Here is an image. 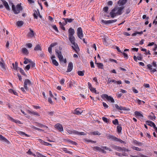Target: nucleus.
I'll return each mask as SVG.
<instances>
[{"mask_svg":"<svg viewBox=\"0 0 157 157\" xmlns=\"http://www.w3.org/2000/svg\"><path fill=\"white\" fill-rule=\"evenodd\" d=\"M75 33L74 30L70 28L68 30V38L72 45L71 47L76 52L79 51V49L77 44L75 43V39L74 36Z\"/></svg>","mask_w":157,"mask_h":157,"instance_id":"nucleus-1","label":"nucleus"},{"mask_svg":"<svg viewBox=\"0 0 157 157\" xmlns=\"http://www.w3.org/2000/svg\"><path fill=\"white\" fill-rule=\"evenodd\" d=\"M124 6L120 7H116L113 9L109 14L111 17L113 18L117 15H120L122 14V10L124 8Z\"/></svg>","mask_w":157,"mask_h":157,"instance_id":"nucleus-2","label":"nucleus"},{"mask_svg":"<svg viewBox=\"0 0 157 157\" xmlns=\"http://www.w3.org/2000/svg\"><path fill=\"white\" fill-rule=\"evenodd\" d=\"M12 10L15 14H18L20 13V11L22 10V8L21 5L19 4H17L16 6V7H15V6L12 4Z\"/></svg>","mask_w":157,"mask_h":157,"instance_id":"nucleus-3","label":"nucleus"},{"mask_svg":"<svg viewBox=\"0 0 157 157\" xmlns=\"http://www.w3.org/2000/svg\"><path fill=\"white\" fill-rule=\"evenodd\" d=\"M32 83L29 79H26L24 82V87L26 91H28L29 89L27 87V85H28V86H32Z\"/></svg>","mask_w":157,"mask_h":157,"instance_id":"nucleus-4","label":"nucleus"},{"mask_svg":"<svg viewBox=\"0 0 157 157\" xmlns=\"http://www.w3.org/2000/svg\"><path fill=\"white\" fill-rule=\"evenodd\" d=\"M56 55L58 58L59 61L60 62H62L63 59V56L62 55L61 51L59 50L58 49L55 50Z\"/></svg>","mask_w":157,"mask_h":157,"instance_id":"nucleus-5","label":"nucleus"},{"mask_svg":"<svg viewBox=\"0 0 157 157\" xmlns=\"http://www.w3.org/2000/svg\"><path fill=\"white\" fill-rule=\"evenodd\" d=\"M101 97L103 99L106 98L108 101H110L112 103L114 102V100L113 97L109 96L106 94H103L101 96Z\"/></svg>","mask_w":157,"mask_h":157,"instance_id":"nucleus-6","label":"nucleus"},{"mask_svg":"<svg viewBox=\"0 0 157 157\" xmlns=\"http://www.w3.org/2000/svg\"><path fill=\"white\" fill-rule=\"evenodd\" d=\"M77 36L80 39H82L83 37V34L82 33V30L81 27H79L77 29Z\"/></svg>","mask_w":157,"mask_h":157,"instance_id":"nucleus-7","label":"nucleus"},{"mask_svg":"<svg viewBox=\"0 0 157 157\" xmlns=\"http://www.w3.org/2000/svg\"><path fill=\"white\" fill-rule=\"evenodd\" d=\"M72 134L77 135L78 136H85L86 133L83 132H79L75 130H73Z\"/></svg>","mask_w":157,"mask_h":157,"instance_id":"nucleus-8","label":"nucleus"},{"mask_svg":"<svg viewBox=\"0 0 157 157\" xmlns=\"http://www.w3.org/2000/svg\"><path fill=\"white\" fill-rule=\"evenodd\" d=\"M117 21V19L114 20H109L108 21H105L104 20H102L101 21V22L104 23L105 24H111L115 22H116Z\"/></svg>","mask_w":157,"mask_h":157,"instance_id":"nucleus-9","label":"nucleus"},{"mask_svg":"<svg viewBox=\"0 0 157 157\" xmlns=\"http://www.w3.org/2000/svg\"><path fill=\"white\" fill-rule=\"evenodd\" d=\"M55 127L60 132H63V130L62 125L60 124H57L55 125Z\"/></svg>","mask_w":157,"mask_h":157,"instance_id":"nucleus-10","label":"nucleus"},{"mask_svg":"<svg viewBox=\"0 0 157 157\" xmlns=\"http://www.w3.org/2000/svg\"><path fill=\"white\" fill-rule=\"evenodd\" d=\"M146 124H147L151 127H153L154 129L156 127L155 123L151 121H146Z\"/></svg>","mask_w":157,"mask_h":157,"instance_id":"nucleus-11","label":"nucleus"},{"mask_svg":"<svg viewBox=\"0 0 157 157\" xmlns=\"http://www.w3.org/2000/svg\"><path fill=\"white\" fill-rule=\"evenodd\" d=\"M51 58L52 60V62L53 64L56 66H58L59 65L58 62L56 59H54L55 58V56L54 55H52Z\"/></svg>","mask_w":157,"mask_h":157,"instance_id":"nucleus-12","label":"nucleus"},{"mask_svg":"<svg viewBox=\"0 0 157 157\" xmlns=\"http://www.w3.org/2000/svg\"><path fill=\"white\" fill-rule=\"evenodd\" d=\"M115 107L117 109L120 110H128L125 107H123L122 106H119L117 104L115 105Z\"/></svg>","mask_w":157,"mask_h":157,"instance_id":"nucleus-13","label":"nucleus"},{"mask_svg":"<svg viewBox=\"0 0 157 157\" xmlns=\"http://www.w3.org/2000/svg\"><path fill=\"white\" fill-rule=\"evenodd\" d=\"M73 68V64L71 62L69 63L67 67V72H71Z\"/></svg>","mask_w":157,"mask_h":157,"instance_id":"nucleus-14","label":"nucleus"},{"mask_svg":"<svg viewBox=\"0 0 157 157\" xmlns=\"http://www.w3.org/2000/svg\"><path fill=\"white\" fill-rule=\"evenodd\" d=\"M30 32L28 34L27 36L28 37L31 38L34 36L33 31L31 28H29Z\"/></svg>","mask_w":157,"mask_h":157,"instance_id":"nucleus-15","label":"nucleus"},{"mask_svg":"<svg viewBox=\"0 0 157 157\" xmlns=\"http://www.w3.org/2000/svg\"><path fill=\"white\" fill-rule=\"evenodd\" d=\"M128 0H119L118 2V4L119 6H123L125 5L127 2Z\"/></svg>","mask_w":157,"mask_h":157,"instance_id":"nucleus-16","label":"nucleus"},{"mask_svg":"<svg viewBox=\"0 0 157 157\" xmlns=\"http://www.w3.org/2000/svg\"><path fill=\"white\" fill-rule=\"evenodd\" d=\"M147 67L150 70V71L151 72L154 73V72L157 71L156 69H152V65L149 64L147 65Z\"/></svg>","mask_w":157,"mask_h":157,"instance_id":"nucleus-17","label":"nucleus"},{"mask_svg":"<svg viewBox=\"0 0 157 157\" xmlns=\"http://www.w3.org/2000/svg\"><path fill=\"white\" fill-rule=\"evenodd\" d=\"M96 57H95L94 59H95V64L97 65V66L99 68H101V69H103V64L101 63H97V61L96 60Z\"/></svg>","mask_w":157,"mask_h":157,"instance_id":"nucleus-18","label":"nucleus"},{"mask_svg":"<svg viewBox=\"0 0 157 157\" xmlns=\"http://www.w3.org/2000/svg\"><path fill=\"white\" fill-rule=\"evenodd\" d=\"M112 147L114 150H116L118 151H122V147H120L119 146H118L116 145H113L112 146Z\"/></svg>","mask_w":157,"mask_h":157,"instance_id":"nucleus-19","label":"nucleus"},{"mask_svg":"<svg viewBox=\"0 0 157 157\" xmlns=\"http://www.w3.org/2000/svg\"><path fill=\"white\" fill-rule=\"evenodd\" d=\"M2 2L3 5H4L6 9L7 10H10V8L8 3L5 1H3Z\"/></svg>","mask_w":157,"mask_h":157,"instance_id":"nucleus-20","label":"nucleus"},{"mask_svg":"<svg viewBox=\"0 0 157 157\" xmlns=\"http://www.w3.org/2000/svg\"><path fill=\"white\" fill-rule=\"evenodd\" d=\"M134 113L136 117H139L140 118H142L144 117L142 114L139 112L136 111Z\"/></svg>","mask_w":157,"mask_h":157,"instance_id":"nucleus-21","label":"nucleus"},{"mask_svg":"<svg viewBox=\"0 0 157 157\" xmlns=\"http://www.w3.org/2000/svg\"><path fill=\"white\" fill-rule=\"evenodd\" d=\"M22 52L25 55H28L29 52L28 50L25 48H22L21 49Z\"/></svg>","mask_w":157,"mask_h":157,"instance_id":"nucleus-22","label":"nucleus"},{"mask_svg":"<svg viewBox=\"0 0 157 157\" xmlns=\"http://www.w3.org/2000/svg\"><path fill=\"white\" fill-rule=\"evenodd\" d=\"M39 140L40 142L44 145L46 146L52 145L50 144L49 143L43 141L41 139H40Z\"/></svg>","mask_w":157,"mask_h":157,"instance_id":"nucleus-23","label":"nucleus"},{"mask_svg":"<svg viewBox=\"0 0 157 157\" xmlns=\"http://www.w3.org/2000/svg\"><path fill=\"white\" fill-rule=\"evenodd\" d=\"M82 111L80 109H76L75 110V113L77 115H80L82 113Z\"/></svg>","mask_w":157,"mask_h":157,"instance_id":"nucleus-24","label":"nucleus"},{"mask_svg":"<svg viewBox=\"0 0 157 157\" xmlns=\"http://www.w3.org/2000/svg\"><path fill=\"white\" fill-rule=\"evenodd\" d=\"M61 150L66 153H68L70 154H72V152L69 151H68L67 148H61Z\"/></svg>","mask_w":157,"mask_h":157,"instance_id":"nucleus-25","label":"nucleus"},{"mask_svg":"<svg viewBox=\"0 0 157 157\" xmlns=\"http://www.w3.org/2000/svg\"><path fill=\"white\" fill-rule=\"evenodd\" d=\"M36 124H37L36 126L40 128H48V127L47 126H46L41 124L39 123L36 122Z\"/></svg>","mask_w":157,"mask_h":157,"instance_id":"nucleus-26","label":"nucleus"},{"mask_svg":"<svg viewBox=\"0 0 157 157\" xmlns=\"http://www.w3.org/2000/svg\"><path fill=\"white\" fill-rule=\"evenodd\" d=\"M108 137L109 138L113 140H114L115 141H116V140H117V138L111 135H108Z\"/></svg>","mask_w":157,"mask_h":157,"instance_id":"nucleus-27","label":"nucleus"},{"mask_svg":"<svg viewBox=\"0 0 157 157\" xmlns=\"http://www.w3.org/2000/svg\"><path fill=\"white\" fill-rule=\"evenodd\" d=\"M135 101L139 105L144 104L145 103V102L144 101H141L138 99H137L135 100Z\"/></svg>","mask_w":157,"mask_h":157,"instance_id":"nucleus-28","label":"nucleus"},{"mask_svg":"<svg viewBox=\"0 0 157 157\" xmlns=\"http://www.w3.org/2000/svg\"><path fill=\"white\" fill-rule=\"evenodd\" d=\"M0 139L1 140L5 142L8 143L9 142L7 139H6L2 135H0Z\"/></svg>","mask_w":157,"mask_h":157,"instance_id":"nucleus-29","label":"nucleus"},{"mask_svg":"<svg viewBox=\"0 0 157 157\" xmlns=\"http://www.w3.org/2000/svg\"><path fill=\"white\" fill-rule=\"evenodd\" d=\"M9 119L13 122H15L16 123L21 124V122L19 121L13 119V118L11 117H9Z\"/></svg>","mask_w":157,"mask_h":157,"instance_id":"nucleus-30","label":"nucleus"},{"mask_svg":"<svg viewBox=\"0 0 157 157\" xmlns=\"http://www.w3.org/2000/svg\"><path fill=\"white\" fill-rule=\"evenodd\" d=\"M34 50L35 51L41 50V48L40 45L37 44L34 48Z\"/></svg>","mask_w":157,"mask_h":157,"instance_id":"nucleus-31","label":"nucleus"},{"mask_svg":"<svg viewBox=\"0 0 157 157\" xmlns=\"http://www.w3.org/2000/svg\"><path fill=\"white\" fill-rule=\"evenodd\" d=\"M0 65L2 68V70L3 71H5L6 70V67L5 66V63H3L2 62L0 64Z\"/></svg>","mask_w":157,"mask_h":157,"instance_id":"nucleus-32","label":"nucleus"},{"mask_svg":"<svg viewBox=\"0 0 157 157\" xmlns=\"http://www.w3.org/2000/svg\"><path fill=\"white\" fill-rule=\"evenodd\" d=\"M28 112L30 114H32L34 115H36L38 116H40L39 114L38 113L34 111H30L28 110Z\"/></svg>","mask_w":157,"mask_h":157,"instance_id":"nucleus-33","label":"nucleus"},{"mask_svg":"<svg viewBox=\"0 0 157 157\" xmlns=\"http://www.w3.org/2000/svg\"><path fill=\"white\" fill-rule=\"evenodd\" d=\"M24 60L25 61L24 62V63L25 64H27L28 63H30L32 61V60L31 59H28L26 58H24Z\"/></svg>","mask_w":157,"mask_h":157,"instance_id":"nucleus-34","label":"nucleus"},{"mask_svg":"<svg viewBox=\"0 0 157 157\" xmlns=\"http://www.w3.org/2000/svg\"><path fill=\"white\" fill-rule=\"evenodd\" d=\"M63 19L64 20H66L67 22L69 23H71L74 20V19L72 18H63Z\"/></svg>","mask_w":157,"mask_h":157,"instance_id":"nucleus-35","label":"nucleus"},{"mask_svg":"<svg viewBox=\"0 0 157 157\" xmlns=\"http://www.w3.org/2000/svg\"><path fill=\"white\" fill-rule=\"evenodd\" d=\"M24 23L22 21H18L17 23V25L19 26H21L23 25Z\"/></svg>","mask_w":157,"mask_h":157,"instance_id":"nucleus-36","label":"nucleus"},{"mask_svg":"<svg viewBox=\"0 0 157 157\" xmlns=\"http://www.w3.org/2000/svg\"><path fill=\"white\" fill-rule=\"evenodd\" d=\"M84 71H78V75L80 76H83L84 75Z\"/></svg>","mask_w":157,"mask_h":157,"instance_id":"nucleus-37","label":"nucleus"},{"mask_svg":"<svg viewBox=\"0 0 157 157\" xmlns=\"http://www.w3.org/2000/svg\"><path fill=\"white\" fill-rule=\"evenodd\" d=\"M38 15L37 12L35 10L34 11L33 16L34 18L37 19Z\"/></svg>","mask_w":157,"mask_h":157,"instance_id":"nucleus-38","label":"nucleus"},{"mask_svg":"<svg viewBox=\"0 0 157 157\" xmlns=\"http://www.w3.org/2000/svg\"><path fill=\"white\" fill-rule=\"evenodd\" d=\"M101 148H101L99 147L96 146L94 147L93 149L95 151H101Z\"/></svg>","mask_w":157,"mask_h":157,"instance_id":"nucleus-39","label":"nucleus"},{"mask_svg":"<svg viewBox=\"0 0 157 157\" xmlns=\"http://www.w3.org/2000/svg\"><path fill=\"white\" fill-rule=\"evenodd\" d=\"M116 82H117V81L115 80H113V79L111 80V79H110V78H109L108 79V80L107 81V83L109 84V83H111L112 82H114V83H116Z\"/></svg>","mask_w":157,"mask_h":157,"instance_id":"nucleus-40","label":"nucleus"},{"mask_svg":"<svg viewBox=\"0 0 157 157\" xmlns=\"http://www.w3.org/2000/svg\"><path fill=\"white\" fill-rule=\"evenodd\" d=\"M12 65L13 66V68L16 70H17V68L18 63L16 62H15V64L14 63H12Z\"/></svg>","mask_w":157,"mask_h":157,"instance_id":"nucleus-41","label":"nucleus"},{"mask_svg":"<svg viewBox=\"0 0 157 157\" xmlns=\"http://www.w3.org/2000/svg\"><path fill=\"white\" fill-rule=\"evenodd\" d=\"M84 140L86 142H91V143H96V141H92L91 140H88V139H84Z\"/></svg>","mask_w":157,"mask_h":157,"instance_id":"nucleus-42","label":"nucleus"},{"mask_svg":"<svg viewBox=\"0 0 157 157\" xmlns=\"http://www.w3.org/2000/svg\"><path fill=\"white\" fill-rule=\"evenodd\" d=\"M18 133L19 135H22V136H28V135L27 134H26L25 133V132H21V131H19L18 132Z\"/></svg>","mask_w":157,"mask_h":157,"instance_id":"nucleus-43","label":"nucleus"},{"mask_svg":"<svg viewBox=\"0 0 157 157\" xmlns=\"http://www.w3.org/2000/svg\"><path fill=\"white\" fill-rule=\"evenodd\" d=\"M112 122L114 125H118L119 124V122L117 119H115Z\"/></svg>","mask_w":157,"mask_h":157,"instance_id":"nucleus-44","label":"nucleus"},{"mask_svg":"<svg viewBox=\"0 0 157 157\" xmlns=\"http://www.w3.org/2000/svg\"><path fill=\"white\" fill-rule=\"evenodd\" d=\"M36 155L38 157H46V156L42 155L39 152L36 153Z\"/></svg>","mask_w":157,"mask_h":157,"instance_id":"nucleus-45","label":"nucleus"},{"mask_svg":"<svg viewBox=\"0 0 157 157\" xmlns=\"http://www.w3.org/2000/svg\"><path fill=\"white\" fill-rule=\"evenodd\" d=\"M117 130L118 132V133H120L122 130V128L120 126H118L117 127Z\"/></svg>","mask_w":157,"mask_h":157,"instance_id":"nucleus-46","label":"nucleus"},{"mask_svg":"<svg viewBox=\"0 0 157 157\" xmlns=\"http://www.w3.org/2000/svg\"><path fill=\"white\" fill-rule=\"evenodd\" d=\"M67 141L73 144L76 145L77 144L76 142H75L73 141L70 140H67Z\"/></svg>","mask_w":157,"mask_h":157,"instance_id":"nucleus-47","label":"nucleus"},{"mask_svg":"<svg viewBox=\"0 0 157 157\" xmlns=\"http://www.w3.org/2000/svg\"><path fill=\"white\" fill-rule=\"evenodd\" d=\"M90 90V91H91L92 92H94L95 93H96V90H95V88H94L92 86L91 87L89 88Z\"/></svg>","mask_w":157,"mask_h":157,"instance_id":"nucleus-48","label":"nucleus"},{"mask_svg":"<svg viewBox=\"0 0 157 157\" xmlns=\"http://www.w3.org/2000/svg\"><path fill=\"white\" fill-rule=\"evenodd\" d=\"M134 144H136L139 146H141L142 145V143L140 142H138L136 140H135L134 141Z\"/></svg>","mask_w":157,"mask_h":157,"instance_id":"nucleus-49","label":"nucleus"},{"mask_svg":"<svg viewBox=\"0 0 157 157\" xmlns=\"http://www.w3.org/2000/svg\"><path fill=\"white\" fill-rule=\"evenodd\" d=\"M102 119L104 122L106 123H108L109 122V120L106 117H103L102 118Z\"/></svg>","mask_w":157,"mask_h":157,"instance_id":"nucleus-50","label":"nucleus"},{"mask_svg":"<svg viewBox=\"0 0 157 157\" xmlns=\"http://www.w3.org/2000/svg\"><path fill=\"white\" fill-rule=\"evenodd\" d=\"M20 72L22 75L25 76H26V75L24 71L21 68H20L19 69Z\"/></svg>","mask_w":157,"mask_h":157,"instance_id":"nucleus-51","label":"nucleus"},{"mask_svg":"<svg viewBox=\"0 0 157 157\" xmlns=\"http://www.w3.org/2000/svg\"><path fill=\"white\" fill-rule=\"evenodd\" d=\"M109 9V8L108 6H105L103 8V10L105 13H107Z\"/></svg>","mask_w":157,"mask_h":157,"instance_id":"nucleus-52","label":"nucleus"},{"mask_svg":"<svg viewBox=\"0 0 157 157\" xmlns=\"http://www.w3.org/2000/svg\"><path fill=\"white\" fill-rule=\"evenodd\" d=\"M149 118L151 120L153 121L155 119V116L153 115V116L151 115H149L148 116Z\"/></svg>","mask_w":157,"mask_h":157,"instance_id":"nucleus-53","label":"nucleus"},{"mask_svg":"<svg viewBox=\"0 0 157 157\" xmlns=\"http://www.w3.org/2000/svg\"><path fill=\"white\" fill-rule=\"evenodd\" d=\"M132 148L133 149L136 150L137 151H140L141 150V149L140 148H139L138 147H132Z\"/></svg>","mask_w":157,"mask_h":157,"instance_id":"nucleus-54","label":"nucleus"},{"mask_svg":"<svg viewBox=\"0 0 157 157\" xmlns=\"http://www.w3.org/2000/svg\"><path fill=\"white\" fill-rule=\"evenodd\" d=\"M92 133L94 135H100L101 134L98 131H95L92 132Z\"/></svg>","mask_w":157,"mask_h":157,"instance_id":"nucleus-55","label":"nucleus"},{"mask_svg":"<svg viewBox=\"0 0 157 157\" xmlns=\"http://www.w3.org/2000/svg\"><path fill=\"white\" fill-rule=\"evenodd\" d=\"M26 46L28 48H31L32 46V44L31 43H27L26 44Z\"/></svg>","mask_w":157,"mask_h":157,"instance_id":"nucleus-56","label":"nucleus"},{"mask_svg":"<svg viewBox=\"0 0 157 157\" xmlns=\"http://www.w3.org/2000/svg\"><path fill=\"white\" fill-rule=\"evenodd\" d=\"M29 64L30 65V67H34L35 66V63L32 61L30 63V64Z\"/></svg>","mask_w":157,"mask_h":157,"instance_id":"nucleus-57","label":"nucleus"},{"mask_svg":"<svg viewBox=\"0 0 157 157\" xmlns=\"http://www.w3.org/2000/svg\"><path fill=\"white\" fill-rule=\"evenodd\" d=\"M102 104L103 106L105 108H108V105L107 104H106L105 103L103 102L102 103Z\"/></svg>","mask_w":157,"mask_h":157,"instance_id":"nucleus-58","label":"nucleus"},{"mask_svg":"<svg viewBox=\"0 0 157 157\" xmlns=\"http://www.w3.org/2000/svg\"><path fill=\"white\" fill-rule=\"evenodd\" d=\"M57 44V43L55 42V43H52V44H51L50 45V46L52 48V47H54Z\"/></svg>","mask_w":157,"mask_h":157,"instance_id":"nucleus-59","label":"nucleus"},{"mask_svg":"<svg viewBox=\"0 0 157 157\" xmlns=\"http://www.w3.org/2000/svg\"><path fill=\"white\" fill-rule=\"evenodd\" d=\"M33 128L35 130H37L40 131H44V130H43L41 129L37 128L35 127H33Z\"/></svg>","mask_w":157,"mask_h":157,"instance_id":"nucleus-60","label":"nucleus"},{"mask_svg":"<svg viewBox=\"0 0 157 157\" xmlns=\"http://www.w3.org/2000/svg\"><path fill=\"white\" fill-rule=\"evenodd\" d=\"M52 27L57 32H58L57 28L56 26V25H52Z\"/></svg>","mask_w":157,"mask_h":157,"instance_id":"nucleus-61","label":"nucleus"},{"mask_svg":"<svg viewBox=\"0 0 157 157\" xmlns=\"http://www.w3.org/2000/svg\"><path fill=\"white\" fill-rule=\"evenodd\" d=\"M122 53V54H123L124 58L127 59L128 58V55H127V54L126 53L124 52H123Z\"/></svg>","mask_w":157,"mask_h":157,"instance_id":"nucleus-62","label":"nucleus"},{"mask_svg":"<svg viewBox=\"0 0 157 157\" xmlns=\"http://www.w3.org/2000/svg\"><path fill=\"white\" fill-rule=\"evenodd\" d=\"M142 18L143 19L146 18V20H148L149 19V17H147L146 15H144L142 17Z\"/></svg>","mask_w":157,"mask_h":157,"instance_id":"nucleus-63","label":"nucleus"},{"mask_svg":"<svg viewBox=\"0 0 157 157\" xmlns=\"http://www.w3.org/2000/svg\"><path fill=\"white\" fill-rule=\"evenodd\" d=\"M138 157H148V156L144 155L141 154H140V155H137Z\"/></svg>","mask_w":157,"mask_h":157,"instance_id":"nucleus-64","label":"nucleus"}]
</instances>
